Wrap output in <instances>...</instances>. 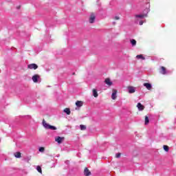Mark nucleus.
<instances>
[{
	"label": "nucleus",
	"mask_w": 176,
	"mask_h": 176,
	"mask_svg": "<svg viewBox=\"0 0 176 176\" xmlns=\"http://www.w3.org/2000/svg\"><path fill=\"white\" fill-rule=\"evenodd\" d=\"M131 43L132 45V46H135V45H137V41L134 39L131 40Z\"/></svg>",
	"instance_id": "nucleus-19"
},
{
	"label": "nucleus",
	"mask_w": 176,
	"mask_h": 176,
	"mask_svg": "<svg viewBox=\"0 0 176 176\" xmlns=\"http://www.w3.org/2000/svg\"><path fill=\"white\" fill-rule=\"evenodd\" d=\"M136 58H138V60H145V57H144V56L142 54H139L136 56Z\"/></svg>",
	"instance_id": "nucleus-16"
},
{
	"label": "nucleus",
	"mask_w": 176,
	"mask_h": 176,
	"mask_svg": "<svg viewBox=\"0 0 176 176\" xmlns=\"http://www.w3.org/2000/svg\"><path fill=\"white\" fill-rule=\"evenodd\" d=\"M104 83H106V85H107L108 86H112V82L109 78H106L104 80Z\"/></svg>",
	"instance_id": "nucleus-11"
},
{
	"label": "nucleus",
	"mask_w": 176,
	"mask_h": 176,
	"mask_svg": "<svg viewBox=\"0 0 176 176\" xmlns=\"http://www.w3.org/2000/svg\"><path fill=\"white\" fill-rule=\"evenodd\" d=\"M114 19H115V20H120V18L119 16H116L114 17Z\"/></svg>",
	"instance_id": "nucleus-27"
},
{
	"label": "nucleus",
	"mask_w": 176,
	"mask_h": 176,
	"mask_svg": "<svg viewBox=\"0 0 176 176\" xmlns=\"http://www.w3.org/2000/svg\"><path fill=\"white\" fill-rule=\"evenodd\" d=\"M139 24H140V25H142V24H144V21H140L139 22Z\"/></svg>",
	"instance_id": "nucleus-28"
},
{
	"label": "nucleus",
	"mask_w": 176,
	"mask_h": 176,
	"mask_svg": "<svg viewBox=\"0 0 176 176\" xmlns=\"http://www.w3.org/2000/svg\"><path fill=\"white\" fill-rule=\"evenodd\" d=\"M149 123V118L148 116H145L144 124H148Z\"/></svg>",
	"instance_id": "nucleus-20"
},
{
	"label": "nucleus",
	"mask_w": 176,
	"mask_h": 176,
	"mask_svg": "<svg viewBox=\"0 0 176 176\" xmlns=\"http://www.w3.org/2000/svg\"><path fill=\"white\" fill-rule=\"evenodd\" d=\"M92 93H93V96H94V97H95V98H97V97H98V93L97 92V89H94L92 90Z\"/></svg>",
	"instance_id": "nucleus-14"
},
{
	"label": "nucleus",
	"mask_w": 176,
	"mask_h": 176,
	"mask_svg": "<svg viewBox=\"0 0 176 176\" xmlns=\"http://www.w3.org/2000/svg\"><path fill=\"white\" fill-rule=\"evenodd\" d=\"M55 141L58 142V144H61L63 141H64V138H61L60 136H58L55 138Z\"/></svg>",
	"instance_id": "nucleus-5"
},
{
	"label": "nucleus",
	"mask_w": 176,
	"mask_h": 176,
	"mask_svg": "<svg viewBox=\"0 0 176 176\" xmlns=\"http://www.w3.org/2000/svg\"><path fill=\"white\" fill-rule=\"evenodd\" d=\"M43 126L45 127V129H47L49 130V128L50 127V124L46 123L45 120L43 121Z\"/></svg>",
	"instance_id": "nucleus-12"
},
{
	"label": "nucleus",
	"mask_w": 176,
	"mask_h": 176,
	"mask_svg": "<svg viewBox=\"0 0 176 176\" xmlns=\"http://www.w3.org/2000/svg\"><path fill=\"white\" fill-rule=\"evenodd\" d=\"M39 152L43 153L45 152V148L44 147H40L38 148Z\"/></svg>",
	"instance_id": "nucleus-24"
},
{
	"label": "nucleus",
	"mask_w": 176,
	"mask_h": 176,
	"mask_svg": "<svg viewBox=\"0 0 176 176\" xmlns=\"http://www.w3.org/2000/svg\"><path fill=\"white\" fill-rule=\"evenodd\" d=\"M91 175V173L90 172V170H89L87 168H85L84 170V175L90 176Z\"/></svg>",
	"instance_id": "nucleus-10"
},
{
	"label": "nucleus",
	"mask_w": 176,
	"mask_h": 176,
	"mask_svg": "<svg viewBox=\"0 0 176 176\" xmlns=\"http://www.w3.org/2000/svg\"><path fill=\"white\" fill-rule=\"evenodd\" d=\"M164 150L166 152H168V146H166V145H164Z\"/></svg>",
	"instance_id": "nucleus-25"
},
{
	"label": "nucleus",
	"mask_w": 176,
	"mask_h": 176,
	"mask_svg": "<svg viewBox=\"0 0 176 176\" xmlns=\"http://www.w3.org/2000/svg\"><path fill=\"white\" fill-rule=\"evenodd\" d=\"M28 68L29 69H38V65L35 63H32L28 65Z\"/></svg>",
	"instance_id": "nucleus-3"
},
{
	"label": "nucleus",
	"mask_w": 176,
	"mask_h": 176,
	"mask_svg": "<svg viewBox=\"0 0 176 176\" xmlns=\"http://www.w3.org/2000/svg\"><path fill=\"white\" fill-rule=\"evenodd\" d=\"M118 94V91L116 89H113V93L111 94V98L112 100H116V94Z\"/></svg>",
	"instance_id": "nucleus-6"
},
{
	"label": "nucleus",
	"mask_w": 176,
	"mask_h": 176,
	"mask_svg": "<svg viewBox=\"0 0 176 176\" xmlns=\"http://www.w3.org/2000/svg\"><path fill=\"white\" fill-rule=\"evenodd\" d=\"M48 130H57V127L50 125V128L48 129Z\"/></svg>",
	"instance_id": "nucleus-21"
},
{
	"label": "nucleus",
	"mask_w": 176,
	"mask_h": 176,
	"mask_svg": "<svg viewBox=\"0 0 176 176\" xmlns=\"http://www.w3.org/2000/svg\"><path fill=\"white\" fill-rule=\"evenodd\" d=\"M137 108L138 109V111H144L145 107H144V105L139 102L137 104Z\"/></svg>",
	"instance_id": "nucleus-8"
},
{
	"label": "nucleus",
	"mask_w": 176,
	"mask_h": 176,
	"mask_svg": "<svg viewBox=\"0 0 176 176\" xmlns=\"http://www.w3.org/2000/svg\"><path fill=\"white\" fill-rule=\"evenodd\" d=\"M63 112H65V113H67V115H71V110L68 108H66L63 110Z\"/></svg>",
	"instance_id": "nucleus-17"
},
{
	"label": "nucleus",
	"mask_w": 176,
	"mask_h": 176,
	"mask_svg": "<svg viewBox=\"0 0 176 176\" xmlns=\"http://www.w3.org/2000/svg\"><path fill=\"white\" fill-rule=\"evenodd\" d=\"M80 130H86V126L81 124L80 125Z\"/></svg>",
	"instance_id": "nucleus-23"
},
{
	"label": "nucleus",
	"mask_w": 176,
	"mask_h": 176,
	"mask_svg": "<svg viewBox=\"0 0 176 176\" xmlns=\"http://www.w3.org/2000/svg\"><path fill=\"white\" fill-rule=\"evenodd\" d=\"M143 86H144L147 90H151V89H152V85H151V83H144Z\"/></svg>",
	"instance_id": "nucleus-9"
},
{
	"label": "nucleus",
	"mask_w": 176,
	"mask_h": 176,
	"mask_svg": "<svg viewBox=\"0 0 176 176\" xmlns=\"http://www.w3.org/2000/svg\"><path fill=\"white\" fill-rule=\"evenodd\" d=\"M160 74H162V75H166V74H167V72H166V67L163 66L161 67Z\"/></svg>",
	"instance_id": "nucleus-13"
},
{
	"label": "nucleus",
	"mask_w": 176,
	"mask_h": 176,
	"mask_svg": "<svg viewBox=\"0 0 176 176\" xmlns=\"http://www.w3.org/2000/svg\"><path fill=\"white\" fill-rule=\"evenodd\" d=\"M94 21H96V15H94V14H91L89 17V23L93 24Z\"/></svg>",
	"instance_id": "nucleus-4"
},
{
	"label": "nucleus",
	"mask_w": 176,
	"mask_h": 176,
	"mask_svg": "<svg viewBox=\"0 0 176 176\" xmlns=\"http://www.w3.org/2000/svg\"><path fill=\"white\" fill-rule=\"evenodd\" d=\"M36 170L38 173H41V174H42V168H41V166H37Z\"/></svg>",
	"instance_id": "nucleus-22"
},
{
	"label": "nucleus",
	"mask_w": 176,
	"mask_h": 176,
	"mask_svg": "<svg viewBox=\"0 0 176 176\" xmlns=\"http://www.w3.org/2000/svg\"><path fill=\"white\" fill-rule=\"evenodd\" d=\"M120 153H117L116 155V157H117L118 159H119V157H120Z\"/></svg>",
	"instance_id": "nucleus-26"
},
{
	"label": "nucleus",
	"mask_w": 176,
	"mask_h": 176,
	"mask_svg": "<svg viewBox=\"0 0 176 176\" xmlns=\"http://www.w3.org/2000/svg\"><path fill=\"white\" fill-rule=\"evenodd\" d=\"M14 156L17 159H19V157H21V153L20 152H16L14 153Z\"/></svg>",
	"instance_id": "nucleus-18"
},
{
	"label": "nucleus",
	"mask_w": 176,
	"mask_h": 176,
	"mask_svg": "<svg viewBox=\"0 0 176 176\" xmlns=\"http://www.w3.org/2000/svg\"><path fill=\"white\" fill-rule=\"evenodd\" d=\"M147 14H135V22L138 23V19H144V17H146Z\"/></svg>",
	"instance_id": "nucleus-2"
},
{
	"label": "nucleus",
	"mask_w": 176,
	"mask_h": 176,
	"mask_svg": "<svg viewBox=\"0 0 176 176\" xmlns=\"http://www.w3.org/2000/svg\"><path fill=\"white\" fill-rule=\"evenodd\" d=\"M76 107H78L79 108V107H82L83 105V102L82 101L78 100L76 102Z\"/></svg>",
	"instance_id": "nucleus-15"
},
{
	"label": "nucleus",
	"mask_w": 176,
	"mask_h": 176,
	"mask_svg": "<svg viewBox=\"0 0 176 176\" xmlns=\"http://www.w3.org/2000/svg\"><path fill=\"white\" fill-rule=\"evenodd\" d=\"M146 12H147V13H148V12H149V10H148V9H147V10H146Z\"/></svg>",
	"instance_id": "nucleus-29"
},
{
	"label": "nucleus",
	"mask_w": 176,
	"mask_h": 176,
	"mask_svg": "<svg viewBox=\"0 0 176 176\" xmlns=\"http://www.w3.org/2000/svg\"><path fill=\"white\" fill-rule=\"evenodd\" d=\"M128 91L129 94H133V93H135V89L133 87H128Z\"/></svg>",
	"instance_id": "nucleus-7"
},
{
	"label": "nucleus",
	"mask_w": 176,
	"mask_h": 176,
	"mask_svg": "<svg viewBox=\"0 0 176 176\" xmlns=\"http://www.w3.org/2000/svg\"><path fill=\"white\" fill-rule=\"evenodd\" d=\"M32 80H33L34 83H38L41 82V76L38 74H35L32 77Z\"/></svg>",
	"instance_id": "nucleus-1"
}]
</instances>
